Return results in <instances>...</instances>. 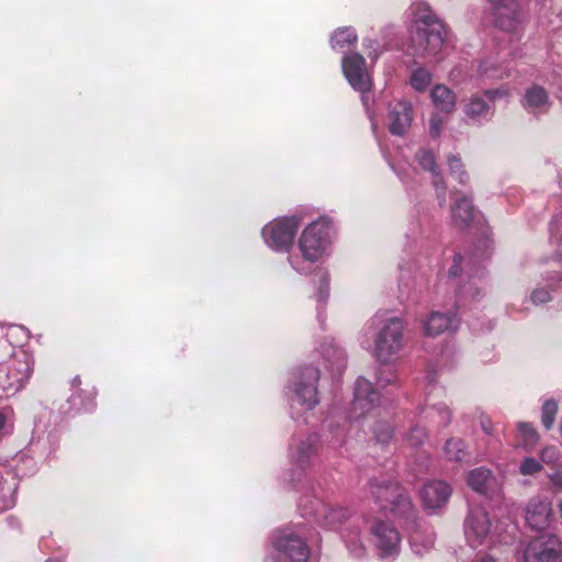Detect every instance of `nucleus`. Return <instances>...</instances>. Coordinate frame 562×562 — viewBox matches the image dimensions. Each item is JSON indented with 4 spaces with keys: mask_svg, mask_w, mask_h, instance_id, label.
Listing matches in <instances>:
<instances>
[{
    "mask_svg": "<svg viewBox=\"0 0 562 562\" xmlns=\"http://www.w3.org/2000/svg\"><path fill=\"white\" fill-rule=\"evenodd\" d=\"M413 25L407 50L417 57L436 56L442 48L446 36L443 23L437 19L427 3L418 2L412 7Z\"/></svg>",
    "mask_w": 562,
    "mask_h": 562,
    "instance_id": "obj_1",
    "label": "nucleus"
},
{
    "mask_svg": "<svg viewBox=\"0 0 562 562\" xmlns=\"http://www.w3.org/2000/svg\"><path fill=\"white\" fill-rule=\"evenodd\" d=\"M330 231V223L324 217L314 221L303 231L299 239L301 257H289L293 269L300 273L308 272L310 267L305 263H314L323 257L329 244Z\"/></svg>",
    "mask_w": 562,
    "mask_h": 562,
    "instance_id": "obj_2",
    "label": "nucleus"
},
{
    "mask_svg": "<svg viewBox=\"0 0 562 562\" xmlns=\"http://www.w3.org/2000/svg\"><path fill=\"white\" fill-rule=\"evenodd\" d=\"M369 493L382 509L397 515H409L414 509L404 488L387 477L370 480Z\"/></svg>",
    "mask_w": 562,
    "mask_h": 562,
    "instance_id": "obj_3",
    "label": "nucleus"
},
{
    "mask_svg": "<svg viewBox=\"0 0 562 562\" xmlns=\"http://www.w3.org/2000/svg\"><path fill=\"white\" fill-rule=\"evenodd\" d=\"M404 325L397 317L384 322L375 338V355L382 362L391 361L403 347Z\"/></svg>",
    "mask_w": 562,
    "mask_h": 562,
    "instance_id": "obj_4",
    "label": "nucleus"
},
{
    "mask_svg": "<svg viewBox=\"0 0 562 562\" xmlns=\"http://www.w3.org/2000/svg\"><path fill=\"white\" fill-rule=\"evenodd\" d=\"M319 379L318 369L308 366L296 372L291 385L292 406L297 404L305 409H312L318 403L316 384Z\"/></svg>",
    "mask_w": 562,
    "mask_h": 562,
    "instance_id": "obj_5",
    "label": "nucleus"
},
{
    "mask_svg": "<svg viewBox=\"0 0 562 562\" xmlns=\"http://www.w3.org/2000/svg\"><path fill=\"white\" fill-rule=\"evenodd\" d=\"M32 372V358L25 351H20L14 355L7 371L0 373V387L7 393L15 394L25 386Z\"/></svg>",
    "mask_w": 562,
    "mask_h": 562,
    "instance_id": "obj_6",
    "label": "nucleus"
},
{
    "mask_svg": "<svg viewBox=\"0 0 562 562\" xmlns=\"http://www.w3.org/2000/svg\"><path fill=\"white\" fill-rule=\"evenodd\" d=\"M297 216L276 220L262 228V237L266 244L278 251H288L293 243L299 227Z\"/></svg>",
    "mask_w": 562,
    "mask_h": 562,
    "instance_id": "obj_7",
    "label": "nucleus"
},
{
    "mask_svg": "<svg viewBox=\"0 0 562 562\" xmlns=\"http://www.w3.org/2000/svg\"><path fill=\"white\" fill-rule=\"evenodd\" d=\"M282 562H306L311 550L303 537L294 530L280 531L273 541Z\"/></svg>",
    "mask_w": 562,
    "mask_h": 562,
    "instance_id": "obj_8",
    "label": "nucleus"
},
{
    "mask_svg": "<svg viewBox=\"0 0 562 562\" xmlns=\"http://www.w3.org/2000/svg\"><path fill=\"white\" fill-rule=\"evenodd\" d=\"M370 535L381 558L396 557L400 553L401 535L391 522L374 520L370 526Z\"/></svg>",
    "mask_w": 562,
    "mask_h": 562,
    "instance_id": "obj_9",
    "label": "nucleus"
},
{
    "mask_svg": "<svg viewBox=\"0 0 562 562\" xmlns=\"http://www.w3.org/2000/svg\"><path fill=\"white\" fill-rule=\"evenodd\" d=\"M492 524L486 510L472 507L464 520V535L473 548L486 544L491 538Z\"/></svg>",
    "mask_w": 562,
    "mask_h": 562,
    "instance_id": "obj_10",
    "label": "nucleus"
},
{
    "mask_svg": "<svg viewBox=\"0 0 562 562\" xmlns=\"http://www.w3.org/2000/svg\"><path fill=\"white\" fill-rule=\"evenodd\" d=\"M560 554V539L552 533H543L529 542L524 557L526 562H555Z\"/></svg>",
    "mask_w": 562,
    "mask_h": 562,
    "instance_id": "obj_11",
    "label": "nucleus"
},
{
    "mask_svg": "<svg viewBox=\"0 0 562 562\" xmlns=\"http://www.w3.org/2000/svg\"><path fill=\"white\" fill-rule=\"evenodd\" d=\"M342 71L350 86L360 92L369 91L372 85L364 58L352 53L344 57Z\"/></svg>",
    "mask_w": 562,
    "mask_h": 562,
    "instance_id": "obj_12",
    "label": "nucleus"
},
{
    "mask_svg": "<svg viewBox=\"0 0 562 562\" xmlns=\"http://www.w3.org/2000/svg\"><path fill=\"white\" fill-rule=\"evenodd\" d=\"M380 403V394L372 383L364 378H358L355 384V396L351 404L353 418H360Z\"/></svg>",
    "mask_w": 562,
    "mask_h": 562,
    "instance_id": "obj_13",
    "label": "nucleus"
},
{
    "mask_svg": "<svg viewBox=\"0 0 562 562\" xmlns=\"http://www.w3.org/2000/svg\"><path fill=\"white\" fill-rule=\"evenodd\" d=\"M19 482L15 469L5 462H0V512L15 505Z\"/></svg>",
    "mask_w": 562,
    "mask_h": 562,
    "instance_id": "obj_14",
    "label": "nucleus"
},
{
    "mask_svg": "<svg viewBox=\"0 0 562 562\" xmlns=\"http://www.w3.org/2000/svg\"><path fill=\"white\" fill-rule=\"evenodd\" d=\"M460 325L456 313L432 312L423 322V331L426 336L436 337L443 333H454Z\"/></svg>",
    "mask_w": 562,
    "mask_h": 562,
    "instance_id": "obj_15",
    "label": "nucleus"
},
{
    "mask_svg": "<svg viewBox=\"0 0 562 562\" xmlns=\"http://www.w3.org/2000/svg\"><path fill=\"white\" fill-rule=\"evenodd\" d=\"M495 10L496 24L506 31H514L519 21L520 4L517 0H487Z\"/></svg>",
    "mask_w": 562,
    "mask_h": 562,
    "instance_id": "obj_16",
    "label": "nucleus"
},
{
    "mask_svg": "<svg viewBox=\"0 0 562 562\" xmlns=\"http://www.w3.org/2000/svg\"><path fill=\"white\" fill-rule=\"evenodd\" d=\"M413 121V109L409 102L401 100L391 105L389 111V128L394 135L407 133Z\"/></svg>",
    "mask_w": 562,
    "mask_h": 562,
    "instance_id": "obj_17",
    "label": "nucleus"
},
{
    "mask_svg": "<svg viewBox=\"0 0 562 562\" xmlns=\"http://www.w3.org/2000/svg\"><path fill=\"white\" fill-rule=\"evenodd\" d=\"M465 117L473 124H483L493 119L495 108L482 94H473L463 106Z\"/></svg>",
    "mask_w": 562,
    "mask_h": 562,
    "instance_id": "obj_18",
    "label": "nucleus"
},
{
    "mask_svg": "<svg viewBox=\"0 0 562 562\" xmlns=\"http://www.w3.org/2000/svg\"><path fill=\"white\" fill-rule=\"evenodd\" d=\"M552 510L547 499L532 498L526 508V521L532 528L542 530L550 524Z\"/></svg>",
    "mask_w": 562,
    "mask_h": 562,
    "instance_id": "obj_19",
    "label": "nucleus"
},
{
    "mask_svg": "<svg viewBox=\"0 0 562 562\" xmlns=\"http://www.w3.org/2000/svg\"><path fill=\"white\" fill-rule=\"evenodd\" d=\"M416 160L418 165L424 169L428 170L432 176V184L436 189L437 199L439 204L442 206L446 204V184L438 171L436 159L434 154L427 149H419L416 154Z\"/></svg>",
    "mask_w": 562,
    "mask_h": 562,
    "instance_id": "obj_20",
    "label": "nucleus"
},
{
    "mask_svg": "<svg viewBox=\"0 0 562 562\" xmlns=\"http://www.w3.org/2000/svg\"><path fill=\"white\" fill-rule=\"evenodd\" d=\"M445 394L443 387L431 386L427 395V409L426 417L438 423L440 426H448L451 422V411L442 402H435V400Z\"/></svg>",
    "mask_w": 562,
    "mask_h": 562,
    "instance_id": "obj_21",
    "label": "nucleus"
},
{
    "mask_svg": "<svg viewBox=\"0 0 562 562\" xmlns=\"http://www.w3.org/2000/svg\"><path fill=\"white\" fill-rule=\"evenodd\" d=\"M451 495V487L443 481H430L422 490V499L427 508L443 506Z\"/></svg>",
    "mask_w": 562,
    "mask_h": 562,
    "instance_id": "obj_22",
    "label": "nucleus"
},
{
    "mask_svg": "<svg viewBox=\"0 0 562 562\" xmlns=\"http://www.w3.org/2000/svg\"><path fill=\"white\" fill-rule=\"evenodd\" d=\"M550 105L549 93L539 85H532L527 88L521 99V106L532 114L546 113L549 111Z\"/></svg>",
    "mask_w": 562,
    "mask_h": 562,
    "instance_id": "obj_23",
    "label": "nucleus"
},
{
    "mask_svg": "<svg viewBox=\"0 0 562 562\" xmlns=\"http://www.w3.org/2000/svg\"><path fill=\"white\" fill-rule=\"evenodd\" d=\"M435 543V532L431 527L426 525L416 526L409 533V544L413 552L423 557L429 552Z\"/></svg>",
    "mask_w": 562,
    "mask_h": 562,
    "instance_id": "obj_24",
    "label": "nucleus"
},
{
    "mask_svg": "<svg viewBox=\"0 0 562 562\" xmlns=\"http://www.w3.org/2000/svg\"><path fill=\"white\" fill-rule=\"evenodd\" d=\"M321 355L326 363V367L333 373L339 374L346 367L345 351L336 346L333 340L326 341L322 345Z\"/></svg>",
    "mask_w": 562,
    "mask_h": 562,
    "instance_id": "obj_25",
    "label": "nucleus"
},
{
    "mask_svg": "<svg viewBox=\"0 0 562 562\" xmlns=\"http://www.w3.org/2000/svg\"><path fill=\"white\" fill-rule=\"evenodd\" d=\"M474 207L472 201L462 196L458 199L451 206V220L454 226L459 228L467 227L473 220Z\"/></svg>",
    "mask_w": 562,
    "mask_h": 562,
    "instance_id": "obj_26",
    "label": "nucleus"
},
{
    "mask_svg": "<svg viewBox=\"0 0 562 562\" xmlns=\"http://www.w3.org/2000/svg\"><path fill=\"white\" fill-rule=\"evenodd\" d=\"M431 100L436 108L443 113H451L456 108L454 93L443 85L434 87Z\"/></svg>",
    "mask_w": 562,
    "mask_h": 562,
    "instance_id": "obj_27",
    "label": "nucleus"
},
{
    "mask_svg": "<svg viewBox=\"0 0 562 562\" xmlns=\"http://www.w3.org/2000/svg\"><path fill=\"white\" fill-rule=\"evenodd\" d=\"M316 445L317 438L315 436H310L306 439L300 441L291 452L292 460L300 467H304L316 453Z\"/></svg>",
    "mask_w": 562,
    "mask_h": 562,
    "instance_id": "obj_28",
    "label": "nucleus"
},
{
    "mask_svg": "<svg viewBox=\"0 0 562 562\" xmlns=\"http://www.w3.org/2000/svg\"><path fill=\"white\" fill-rule=\"evenodd\" d=\"M469 486L477 493L485 494L494 479L490 470L476 468L469 472L467 477Z\"/></svg>",
    "mask_w": 562,
    "mask_h": 562,
    "instance_id": "obj_29",
    "label": "nucleus"
},
{
    "mask_svg": "<svg viewBox=\"0 0 562 562\" xmlns=\"http://www.w3.org/2000/svg\"><path fill=\"white\" fill-rule=\"evenodd\" d=\"M550 244L554 247L555 256L562 260V212L557 214L551 222Z\"/></svg>",
    "mask_w": 562,
    "mask_h": 562,
    "instance_id": "obj_30",
    "label": "nucleus"
},
{
    "mask_svg": "<svg viewBox=\"0 0 562 562\" xmlns=\"http://www.w3.org/2000/svg\"><path fill=\"white\" fill-rule=\"evenodd\" d=\"M357 41V33L352 27L337 30L331 36L333 48H344Z\"/></svg>",
    "mask_w": 562,
    "mask_h": 562,
    "instance_id": "obj_31",
    "label": "nucleus"
},
{
    "mask_svg": "<svg viewBox=\"0 0 562 562\" xmlns=\"http://www.w3.org/2000/svg\"><path fill=\"white\" fill-rule=\"evenodd\" d=\"M445 453L449 460L461 461L465 457V445L462 439L451 438L445 445Z\"/></svg>",
    "mask_w": 562,
    "mask_h": 562,
    "instance_id": "obj_32",
    "label": "nucleus"
},
{
    "mask_svg": "<svg viewBox=\"0 0 562 562\" xmlns=\"http://www.w3.org/2000/svg\"><path fill=\"white\" fill-rule=\"evenodd\" d=\"M517 429L521 437L522 446L525 448H533L539 440V436L536 429L531 425L524 422L517 425Z\"/></svg>",
    "mask_w": 562,
    "mask_h": 562,
    "instance_id": "obj_33",
    "label": "nucleus"
},
{
    "mask_svg": "<svg viewBox=\"0 0 562 562\" xmlns=\"http://www.w3.org/2000/svg\"><path fill=\"white\" fill-rule=\"evenodd\" d=\"M431 74L424 69H416L411 77V85L417 91H425L431 82Z\"/></svg>",
    "mask_w": 562,
    "mask_h": 562,
    "instance_id": "obj_34",
    "label": "nucleus"
},
{
    "mask_svg": "<svg viewBox=\"0 0 562 562\" xmlns=\"http://www.w3.org/2000/svg\"><path fill=\"white\" fill-rule=\"evenodd\" d=\"M557 413H558V404L554 400H548L543 403L541 420H542V425L547 429H550L553 426Z\"/></svg>",
    "mask_w": 562,
    "mask_h": 562,
    "instance_id": "obj_35",
    "label": "nucleus"
},
{
    "mask_svg": "<svg viewBox=\"0 0 562 562\" xmlns=\"http://www.w3.org/2000/svg\"><path fill=\"white\" fill-rule=\"evenodd\" d=\"M348 513L344 508H331L325 512L324 514V522L326 526L330 528H335L337 525L341 524L345 519H347Z\"/></svg>",
    "mask_w": 562,
    "mask_h": 562,
    "instance_id": "obj_36",
    "label": "nucleus"
},
{
    "mask_svg": "<svg viewBox=\"0 0 562 562\" xmlns=\"http://www.w3.org/2000/svg\"><path fill=\"white\" fill-rule=\"evenodd\" d=\"M427 431L419 426H413L405 436V441L412 447L422 446L427 440Z\"/></svg>",
    "mask_w": 562,
    "mask_h": 562,
    "instance_id": "obj_37",
    "label": "nucleus"
},
{
    "mask_svg": "<svg viewBox=\"0 0 562 562\" xmlns=\"http://www.w3.org/2000/svg\"><path fill=\"white\" fill-rule=\"evenodd\" d=\"M448 166L451 175L456 176L460 183H465L468 180L467 172L462 169L461 159L457 156H451L448 159Z\"/></svg>",
    "mask_w": 562,
    "mask_h": 562,
    "instance_id": "obj_38",
    "label": "nucleus"
},
{
    "mask_svg": "<svg viewBox=\"0 0 562 562\" xmlns=\"http://www.w3.org/2000/svg\"><path fill=\"white\" fill-rule=\"evenodd\" d=\"M519 470L522 475H533L542 470V464L535 458H525Z\"/></svg>",
    "mask_w": 562,
    "mask_h": 562,
    "instance_id": "obj_39",
    "label": "nucleus"
},
{
    "mask_svg": "<svg viewBox=\"0 0 562 562\" xmlns=\"http://www.w3.org/2000/svg\"><path fill=\"white\" fill-rule=\"evenodd\" d=\"M561 457V452L559 448L554 446H548L543 448L540 452L541 461L546 464H555Z\"/></svg>",
    "mask_w": 562,
    "mask_h": 562,
    "instance_id": "obj_40",
    "label": "nucleus"
},
{
    "mask_svg": "<svg viewBox=\"0 0 562 562\" xmlns=\"http://www.w3.org/2000/svg\"><path fill=\"white\" fill-rule=\"evenodd\" d=\"M374 434L376 441L382 445L387 443L393 437L392 427L386 423L379 424L374 430Z\"/></svg>",
    "mask_w": 562,
    "mask_h": 562,
    "instance_id": "obj_41",
    "label": "nucleus"
},
{
    "mask_svg": "<svg viewBox=\"0 0 562 562\" xmlns=\"http://www.w3.org/2000/svg\"><path fill=\"white\" fill-rule=\"evenodd\" d=\"M483 95L493 104L497 99H506L510 95V91L506 87L496 89H486L483 91Z\"/></svg>",
    "mask_w": 562,
    "mask_h": 562,
    "instance_id": "obj_42",
    "label": "nucleus"
},
{
    "mask_svg": "<svg viewBox=\"0 0 562 562\" xmlns=\"http://www.w3.org/2000/svg\"><path fill=\"white\" fill-rule=\"evenodd\" d=\"M347 547L350 554L357 559L363 558L366 555L367 549L359 539L348 540Z\"/></svg>",
    "mask_w": 562,
    "mask_h": 562,
    "instance_id": "obj_43",
    "label": "nucleus"
},
{
    "mask_svg": "<svg viewBox=\"0 0 562 562\" xmlns=\"http://www.w3.org/2000/svg\"><path fill=\"white\" fill-rule=\"evenodd\" d=\"M329 296L328 276L325 272L321 273L317 300L319 303H325Z\"/></svg>",
    "mask_w": 562,
    "mask_h": 562,
    "instance_id": "obj_44",
    "label": "nucleus"
},
{
    "mask_svg": "<svg viewBox=\"0 0 562 562\" xmlns=\"http://www.w3.org/2000/svg\"><path fill=\"white\" fill-rule=\"evenodd\" d=\"M396 373L393 370L386 369L380 372L378 376V384L379 386H386L389 384L394 383L396 381Z\"/></svg>",
    "mask_w": 562,
    "mask_h": 562,
    "instance_id": "obj_45",
    "label": "nucleus"
},
{
    "mask_svg": "<svg viewBox=\"0 0 562 562\" xmlns=\"http://www.w3.org/2000/svg\"><path fill=\"white\" fill-rule=\"evenodd\" d=\"M442 125H443V119L438 114H434L430 117V122H429V131H430L431 136H434V137L439 136L441 133Z\"/></svg>",
    "mask_w": 562,
    "mask_h": 562,
    "instance_id": "obj_46",
    "label": "nucleus"
},
{
    "mask_svg": "<svg viewBox=\"0 0 562 562\" xmlns=\"http://www.w3.org/2000/svg\"><path fill=\"white\" fill-rule=\"evenodd\" d=\"M550 300H551V295H550V292L547 289L539 288V289H536L531 293V301L535 304L546 303V302H548Z\"/></svg>",
    "mask_w": 562,
    "mask_h": 562,
    "instance_id": "obj_47",
    "label": "nucleus"
},
{
    "mask_svg": "<svg viewBox=\"0 0 562 562\" xmlns=\"http://www.w3.org/2000/svg\"><path fill=\"white\" fill-rule=\"evenodd\" d=\"M463 258L461 255H456L453 257V263L452 266L449 268V276L450 277H458L460 271H461V262H462Z\"/></svg>",
    "mask_w": 562,
    "mask_h": 562,
    "instance_id": "obj_48",
    "label": "nucleus"
},
{
    "mask_svg": "<svg viewBox=\"0 0 562 562\" xmlns=\"http://www.w3.org/2000/svg\"><path fill=\"white\" fill-rule=\"evenodd\" d=\"M549 479L554 486L555 491L562 492V471H557L549 475Z\"/></svg>",
    "mask_w": 562,
    "mask_h": 562,
    "instance_id": "obj_49",
    "label": "nucleus"
},
{
    "mask_svg": "<svg viewBox=\"0 0 562 562\" xmlns=\"http://www.w3.org/2000/svg\"><path fill=\"white\" fill-rule=\"evenodd\" d=\"M481 427H482V430L487 434V435H492L493 431H492V423L488 418H482L481 419Z\"/></svg>",
    "mask_w": 562,
    "mask_h": 562,
    "instance_id": "obj_50",
    "label": "nucleus"
},
{
    "mask_svg": "<svg viewBox=\"0 0 562 562\" xmlns=\"http://www.w3.org/2000/svg\"><path fill=\"white\" fill-rule=\"evenodd\" d=\"M81 383L80 379L78 376H76L74 380H72V386H78L79 384Z\"/></svg>",
    "mask_w": 562,
    "mask_h": 562,
    "instance_id": "obj_51",
    "label": "nucleus"
},
{
    "mask_svg": "<svg viewBox=\"0 0 562 562\" xmlns=\"http://www.w3.org/2000/svg\"><path fill=\"white\" fill-rule=\"evenodd\" d=\"M480 562H495L493 558L491 557H485L483 558Z\"/></svg>",
    "mask_w": 562,
    "mask_h": 562,
    "instance_id": "obj_52",
    "label": "nucleus"
},
{
    "mask_svg": "<svg viewBox=\"0 0 562 562\" xmlns=\"http://www.w3.org/2000/svg\"><path fill=\"white\" fill-rule=\"evenodd\" d=\"M559 512H560V516H561V518H562V501H561V502H560V504H559Z\"/></svg>",
    "mask_w": 562,
    "mask_h": 562,
    "instance_id": "obj_53",
    "label": "nucleus"
},
{
    "mask_svg": "<svg viewBox=\"0 0 562 562\" xmlns=\"http://www.w3.org/2000/svg\"><path fill=\"white\" fill-rule=\"evenodd\" d=\"M369 57H371V58H374V59H375V58L378 57V54H376V53H374V54L369 53Z\"/></svg>",
    "mask_w": 562,
    "mask_h": 562,
    "instance_id": "obj_54",
    "label": "nucleus"
},
{
    "mask_svg": "<svg viewBox=\"0 0 562 562\" xmlns=\"http://www.w3.org/2000/svg\"><path fill=\"white\" fill-rule=\"evenodd\" d=\"M369 44H370V45H371V44H373V43H372V40H369V41H368V43H366V45H368V46H369Z\"/></svg>",
    "mask_w": 562,
    "mask_h": 562,
    "instance_id": "obj_55",
    "label": "nucleus"
},
{
    "mask_svg": "<svg viewBox=\"0 0 562 562\" xmlns=\"http://www.w3.org/2000/svg\"><path fill=\"white\" fill-rule=\"evenodd\" d=\"M10 522L14 521L15 519L13 517L9 518Z\"/></svg>",
    "mask_w": 562,
    "mask_h": 562,
    "instance_id": "obj_56",
    "label": "nucleus"
},
{
    "mask_svg": "<svg viewBox=\"0 0 562 562\" xmlns=\"http://www.w3.org/2000/svg\"><path fill=\"white\" fill-rule=\"evenodd\" d=\"M560 92L562 93V86L560 87Z\"/></svg>",
    "mask_w": 562,
    "mask_h": 562,
    "instance_id": "obj_57",
    "label": "nucleus"
}]
</instances>
